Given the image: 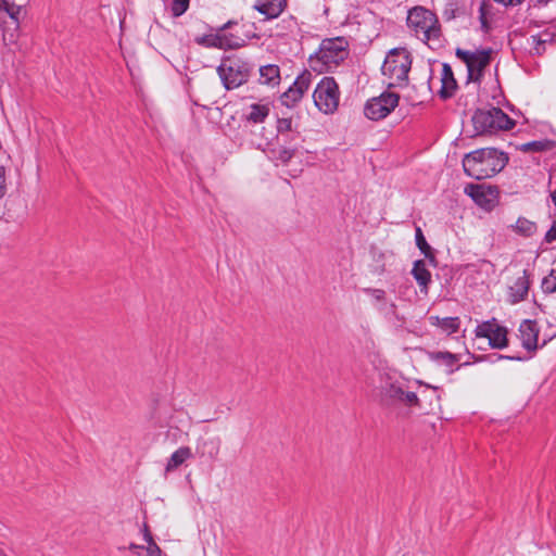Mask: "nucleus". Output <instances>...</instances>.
Returning a JSON list of instances; mask_svg holds the SVG:
<instances>
[{
  "label": "nucleus",
  "instance_id": "nucleus-6",
  "mask_svg": "<svg viewBox=\"0 0 556 556\" xmlns=\"http://www.w3.org/2000/svg\"><path fill=\"white\" fill-rule=\"evenodd\" d=\"M251 65L241 60H233L227 65L222 63L217 66V74L227 90L240 87L249 80Z\"/></svg>",
  "mask_w": 556,
  "mask_h": 556
},
{
  "label": "nucleus",
  "instance_id": "nucleus-15",
  "mask_svg": "<svg viewBox=\"0 0 556 556\" xmlns=\"http://www.w3.org/2000/svg\"><path fill=\"white\" fill-rule=\"evenodd\" d=\"M441 83V89L439 90L440 98L442 100L451 99L457 88V81L454 77L452 66L448 63L442 64Z\"/></svg>",
  "mask_w": 556,
  "mask_h": 556
},
{
  "label": "nucleus",
  "instance_id": "nucleus-32",
  "mask_svg": "<svg viewBox=\"0 0 556 556\" xmlns=\"http://www.w3.org/2000/svg\"><path fill=\"white\" fill-rule=\"evenodd\" d=\"M531 356H520V355H503L500 353H491L488 355H484L482 357H479L478 361H488L492 364H495L502 359H508V361H517V362H526L530 359Z\"/></svg>",
  "mask_w": 556,
  "mask_h": 556
},
{
  "label": "nucleus",
  "instance_id": "nucleus-20",
  "mask_svg": "<svg viewBox=\"0 0 556 556\" xmlns=\"http://www.w3.org/2000/svg\"><path fill=\"white\" fill-rule=\"evenodd\" d=\"M210 34L197 36L194 42L204 48H214L220 50V36L218 34V27H212L206 25Z\"/></svg>",
  "mask_w": 556,
  "mask_h": 556
},
{
  "label": "nucleus",
  "instance_id": "nucleus-22",
  "mask_svg": "<svg viewBox=\"0 0 556 556\" xmlns=\"http://www.w3.org/2000/svg\"><path fill=\"white\" fill-rule=\"evenodd\" d=\"M260 81L268 86H276L280 81V68L278 65L268 64L260 67Z\"/></svg>",
  "mask_w": 556,
  "mask_h": 556
},
{
  "label": "nucleus",
  "instance_id": "nucleus-11",
  "mask_svg": "<svg viewBox=\"0 0 556 556\" xmlns=\"http://www.w3.org/2000/svg\"><path fill=\"white\" fill-rule=\"evenodd\" d=\"M220 36V50H237L247 45V36L240 35L238 21L229 20L222 26H218Z\"/></svg>",
  "mask_w": 556,
  "mask_h": 556
},
{
  "label": "nucleus",
  "instance_id": "nucleus-8",
  "mask_svg": "<svg viewBox=\"0 0 556 556\" xmlns=\"http://www.w3.org/2000/svg\"><path fill=\"white\" fill-rule=\"evenodd\" d=\"M400 96L384 91L378 97L369 99L364 106V114L371 121H380L387 117L397 105Z\"/></svg>",
  "mask_w": 556,
  "mask_h": 556
},
{
  "label": "nucleus",
  "instance_id": "nucleus-39",
  "mask_svg": "<svg viewBox=\"0 0 556 556\" xmlns=\"http://www.w3.org/2000/svg\"><path fill=\"white\" fill-rule=\"evenodd\" d=\"M455 54L459 60H462L466 64L467 67H470V62L475 60V58L477 56V50L472 52L457 48Z\"/></svg>",
  "mask_w": 556,
  "mask_h": 556
},
{
  "label": "nucleus",
  "instance_id": "nucleus-30",
  "mask_svg": "<svg viewBox=\"0 0 556 556\" xmlns=\"http://www.w3.org/2000/svg\"><path fill=\"white\" fill-rule=\"evenodd\" d=\"M312 78H313V76H312L311 72L305 70L295 78V80L293 81V84L291 86H293V88L296 91H301V96H304V93L309 88Z\"/></svg>",
  "mask_w": 556,
  "mask_h": 556
},
{
  "label": "nucleus",
  "instance_id": "nucleus-13",
  "mask_svg": "<svg viewBox=\"0 0 556 556\" xmlns=\"http://www.w3.org/2000/svg\"><path fill=\"white\" fill-rule=\"evenodd\" d=\"M539 327L535 320L525 319L519 326L521 345L530 353L538 350Z\"/></svg>",
  "mask_w": 556,
  "mask_h": 556
},
{
  "label": "nucleus",
  "instance_id": "nucleus-47",
  "mask_svg": "<svg viewBox=\"0 0 556 556\" xmlns=\"http://www.w3.org/2000/svg\"><path fill=\"white\" fill-rule=\"evenodd\" d=\"M143 536H144V541L147 542V544L154 542L147 525H144Z\"/></svg>",
  "mask_w": 556,
  "mask_h": 556
},
{
  "label": "nucleus",
  "instance_id": "nucleus-29",
  "mask_svg": "<svg viewBox=\"0 0 556 556\" xmlns=\"http://www.w3.org/2000/svg\"><path fill=\"white\" fill-rule=\"evenodd\" d=\"M552 147L553 141L548 139H543L522 143L518 147V149L522 152H542L552 149Z\"/></svg>",
  "mask_w": 556,
  "mask_h": 556
},
{
  "label": "nucleus",
  "instance_id": "nucleus-24",
  "mask_svg": "<svg viewBox=\"0 0 556 556\" xmlns=\"http://www.w3.org/2000/svg\"><path fill=\"white\" fill-rule=\"evenodd\" d=\"M507 333V328L496 323L495 329L488 338L490 346L498 350L506 348L508 345Z\"/></svg>",
  "mask_w": 556,
  "mask_h": 556
},
{
  "label": "nucleus",
  "instance_id": "nucleus-37",
  "mask_svg": "<svg viewBox=\"0 0 556 556\" xmlns=\"http://www.w3.org/2000/svg\"><path fill=\"white\" fill-rule=\"evenodd\" d=\"M190 0H173L170 12L173 17H179L189 9Z\"/></svg>",
  "mask_w": 556,
  "mask_h": 556
},
{
  "label": "nucleus",
  "instance_id": "nucleus-18",
  "mask_svg": "<svg viewBox=\"0 0 556 556\" xmlns=\"http://www.w3.org/2000/svg\"><path fill=\"white\" fill-rule=\"evenodd\" d=\"M429 357L433 362H437L439 364L446 366L448 368V372H453L454 371L453 367L459 361L460 356L457 354H453L451 352H431V353H429ZM467 365H469V363L465 362V363L458 365L455 368V370L459 369L460 367L467 366Z\"/></svg>",
  "mask_w": 556,
  "mask_h": 556
},
{
  "label": "nucleus",
  "instance_id": "nucleus-42",
  "mask_svg": "<svg viewBox=\"0 0 556 556\" xmlns=\"http://www.w3.org/2000/svg\"><path fill=\"white\" fill-rule=\"evenodd\" d=\"M530 40L535 54L540 55L545 51V45L541 41V36L532 35Z\"/></svg>",
  "mask_w": 556,
  "mask_h": 556
},
{
  "label": "nucleus",
  "instance_id": "nucleus-44",
  "mask_svg": "<svg viewBox=\"0 0 556 556\" xmlns=\"http://www.w3.org/2000/svg\"><path fill=\"white\" fill-rule=\"evenodd\" d=\"M544 241L546 243H552L553 241H556V222L553 223L552 227L545 233Z\"/></svg>",
  "mask_w": 556,
  "mask_h": 556
},
{
  "label": "nucleus",
  "instance_id": "nucleus-3",
  "mask_svg": "<svg viewBox=\"0 0 556 556\" xmlns=\"http://www.w3.org/2000/svg\"><path fill=\"white\" fill-rule=\"evenodd\" d=\"M348 48L349 42L344 37L324 39L318 51L309 56L313 70L323 73L336 68L348 58Z\"/></svg>",
  "mask_w": 556,
  "mask_h": 556
},
{
  "label": "nucleus",
  "instance_id": "nucleus-9",
  "mask_svg": "<svg viewBox=\"0 0 556 556\" xmlns=\"http://www.w3.org/2000/svg\"><path fill=\"white\" fill-rule=\"evenodd\" d=\"M379 403L387 408L414 406L418 404V397L415 392L405 391L397 384H383L379 391Z\"/></svg>",
  "mask_w": 556,
  "mask_h": 556
},
{
  "label": "nucleus",
  "instance_id": "nucleus-1",
  "mask_svg": "<svg viewBox=\"0 0 556 556\" xmlns=\"http://www.w3.org/2000/svg\"><path fill=\"white\" fill-rule=\"evenodd\" d=\"M508 161V154L496 148H481L465 154L463 168L467 176L482 180L502 172Z\"/></svg>",
  "mask_w": 556,
  "mask_h": 556
},
{
  "label": "nucleus",
  "instance_id": "nucleus-43",
  "mask_svg": "<svg viewBox=\"0 0 556 556\" xmlns=\"http://www.w3.org/2000/svg\"><path fill=\"white\" fill-rule=\"evenodd\" d=\"M7 192L5 186V168L0 165V199L4 197Z\"/></svg>",
  "mask_w": 556,
  "mask_h": 556
},
{
  "label": "nucleus",
  "instance_id": "nucleus-46",
  "mask_svg": "<svg viewBox=\"0 0 556 556\" xmlns=\"http://www.w3.org/2000/svg\"><path fill=\"white\" fill-rule=\"evenodd\" d=\"M496 3H500V4H503L505 7H514V5H517V4H520L522 2V0H494Z\"/></svg>",
  "mask_w": 556,
  "mask_h": 556
},
{
  "label": "nucleus",
  "instance_id": "nucleus-19",
  "mask_svg": "<svg viewBox=\"0 0 556 556\" xmlns=\"http://www.w3.org/2000/svg\"><path fill=\"white\" fill-rule=\"evenodd\" d=\"M412 275L417 283L421 287V291H427L428 285L431 282V274L427 269L426 263L422 260H417L414 262Z\"/></svg>",
  "mask_w": 556,
  "mask_h": 556
},
{
  "label": "nucleus",
  "instance_id": "nucleus-16",
  "mask_svg": "<svg viewBox=\"0 0 556 556\" xmlns=\"http://www.w3.org/2000/svg\"><path fill=\"white\" fill-rule=\"evenodd\" d=\"M529 287V274L527 270H523L522 276L518 277L509 288L510 302L515 304L523 301L528 295Z\"/></svg>",
  "mask_w": 556,
  "mask_h": 556
},
{
  "label": "nucleus",
  "instance_id": "nucleus-25",
  "mask_svg": "<svg viewBox=\"0 0 556 556\" xmlns=\"http://www.w3.org/2000/svg\"><path fill=\"white\" fill-rule=\"evenodd\" d=\"M269 114V108L266 104L253 103L249 106V112L245 114L248 122L258 124L263 123Z\"/></svg>",
  "mask_w": 556,
  "mask_h": 556
},
{
  "label": "nucleus",
  "instance_id": "nucleus-21",
  "mask_svg": "<svg viewBox=\"0 0 556 556\" xmlns=\"http://www.w3.org/2000/svg\"><path fill=\"white\" fill-rule=\"evenodd\" d=\"M516 235H519L525 238L532 237L538 231V226L534 222L520 216L515 224L508 227Z\"/></svg>",
  "mask_w": 556,
  "mask_h": 556
},
{
  "label": "nucleus",
  "instance_id": "nucleus-38",
  "mask_svg": "<svg viewBox=\"0 0 556 556\" xmlns=\"http://www.w3.org/2000/svg\"><path fill=\"white\" fill-rule=\"evenodd\" d=\"M295 151V143L291 146H280L277 152V159L282 163H287L293 157Z\"/></svg>",
  "mask_w": 556,
  "mask_h": 556
},
{
  "label": "nucleus",
  "instance_id": "nucleus-5",
  "mask_svg": "<svg viewBox=\"0 0 556 556\" xmlns=\"http://www.w3.org/2000/svg\"><path fill=\"white\" fill-rule=\"evenodd\" d=\"M407 26L425 42L439 39L441 35L437 15L424 7H415L408 11Z\"/></svg>",
  "mask_w": 556,
  "mask_h": 556
},
{
  "label": "nucleus",
  "instance_id": "nucleus-34",
  "mask_svg": "<svg viewBox=\"0 0 556 556\" xmlns=\"http://www.w3.org/2000/svg\"><path fill=\"white\" fill-rule=\"evenodd\" d=\"M303 96H301V91H296L293 86H290L286 92L281 96V103L287 108H292L295 105Z\"/></svg>",
  "mask_w": 556,
  "mask_h": 556
},
{
  "label": "nucleus",
  "instance_id": "nucleus-4",
  "mask_svg": "<svg viewBox=\"0 0 556 556\" xmlns=\"http://www.w3.org/2000/svg\"><path fill=\"white\" fill-rule=\"evenodd\" d=\"M412 62V55L406 49L390 50L381 66L382 74L392 80L389 86L401 88L407 86Z\"/></svg>",
  "mask_w": 556,
  "mask_h": 556
},
{
  "label": "nucleus",
  "instance_id": "nucleus-33",
  "mask_svg": "<svg viewBox=\"0 0 556 556\" xmlns=\"http://www.w3.org/2000/svg\"><path fill=\"white\" fill-rule=\"evenodd\" d=\"M541 288L542 291L547 294L556 292V260L553 263V268L549 274L543 278Z\"/></svg>",
  "mask_w": 556,
  "mask_h": 556
},
{
  "label": "nucleus",
  "instance_id": "nucleus-41",
  "mask_svg": "<svg viewBox=\"0 0 556 556\" xmlns=\"http://www.w3.org/2000/svg\"><path fill=\"white\" fill-rule=\"evenodd\" d=\"M363 292L370 295L377 302H381L386 299V291L382 289L364 288Z\"/></svg>",
  "mask_w": 556,
  "mask_h": 556
},
{
  "label": "nucleus",
  "instance_id": "nucleus-14",
  "mask_svg": "<svg viewBox=\"0 0 556 556\" xmlns=\"http://www.w3.org/2000/svg\"><path fill=\"white\" fill-rule=\"evenodd\" d=\"M287 0H255L253 8L267 20L277 18L286 9Z\"/></svg>",
  "mask_w": 556,
  "mask_h": 556
},
{
  "label": "nucleus",
  "instance_id": "nucleus-40",
  "mask_svg": "<svg viewBox=\"0 0 556 556\" xmlns=\"http://www.w3.org/2000/svg\"><path fill=\"white\" fill-rule=\"evenodd\" d=\"M301 141H302V139H301L300 131L294 129V130H292V135L288 136L287 141H278V143L280 146H291L292 143H295V150H298V148L301 144Z\"/></svg>",
  "mask_w": 556,
  "mask_h": 556
},
{
  "label": "nucleus",
  "instance_id": "nucleus-45",
  "mask_svg": "<svg viewBox=\"0 0 556 556\" xmlns=\"http://www.w3.org/2000/svg\"><path fill=\"white\" fill-rule=\"evenodd\" d=\"M240 35L247 36V42L251 39H258L260 36L256 33L251 31L250 29H247L244 25L240 26Z\"/></svg>",
  "mask_w": 556,
  "mask_h": 556
},
{
  "label": "nucleus",
  "instance_id": "nucleus-28",
  "mask_svg": "<svg viewBox=\"0 0 556 556\" xmlns=\"http://www.w3.org/2000/svg\"><path fill=\"white\" fill-rule=\"evenodd\" d=\"M293 121L291 117H281L277 119V141H287L288 136L292 135Z\"/></svg>",
  "mask_w": 556,
  "mask_h": 556
},
{
  "label": "nucleus",
  "instance_id": "nucleus-31",
  "mask_svg": "<svg viewBox=\"0 0 556 556\" xmlns=\"http://www.w3.org/2000/svg\"><path fill=\"white\" fill-rule=\"evenodd\" d=\"M435 319L438 321L437 325L448 334L457 332L459 329L460 323L458 317H435Z\"/></svg>",
  "mask_w": 556,
  "mask_h": 556
},
{
  "label": "nucleus",
  "instance_id": "nucleus-12",
  "mask_svg": "<svg viewBox=\"0 0 556 556\" xmlns=\"http://www.w3.org/2000/svg\"><path fill=\"white\" fill-rule=\"evenodd\" d=\"M491 49L477 50V56L470 62V67H467V84L470 81L481 83L485 67L491 62Z\"/></svg>",
  "mask_w": 556,
  "mask_h": 556
},
{
  "label": "nucleus",
  "instance_id": "nucleus-10",
  "mask_svg": "<svg viewBox=\"0 0 556 556\" xmlns=\"http://www.w3.org/2000/svg\"><path fill=\"white\" fill-rule=\"evenodd\" d=\"M22 14H26V10L23 5L15 4L14 2H10L8 0H0V22L4 16H8L11 20V24L13 25V27L9 26L7 29H4V40H9V42H15L20 29Z\"/></svg>",
  "mask_w": 556,
  "mask_h": 556
},
{
  "label": "nucleus",
  "instance_id": "nucleus-17",
  "mask_svg": "<svg viewBox=\"0 0 556 556\" xmlns=\"http://www.w3.org/2000/svg\"><path fill=\"white\" fill-rule=\"evenodd\" d=\"M464 192L480 206H486L490 202L491 190L483 185L468 184Z\"/></svg>",
  "mask_w": 556,
  "mask_h": 556
},
{
  "label": "nucleus",
  "instance_id": "nucleus-36",
  "mask_svg": "<svg viewBox=\"0 0 556 556\" xmlns=\"http://www.w3.org/2000/svg\"><path fill=\"white\" fill-rule=\"evenodd\" d=\"M130 549H139V552H137L138 556H160L161 554V548L155 542L149 543L147 547L131 544Z\"/></svg>",
  "mask_w": 556,
  "mask_h": 556
},
{
  "label": "nucleus",
  "instance_id": "nucleus-27",
  "mask_svg": "<svg viewBox=\"0 0 556 556\" xmlns=\"http://www.w3.org/2000/svg\"><path fill=\"white\" fill-rule=\"evenodd\" d=\"M415 241H416L417 248L425 255V257L428 258L431 263H434L435 256L432 252V248L427 242L420 227H416V229H415Z\"/></svg>",
  "mask_w": 556,
  "mask_h": 556
},
{
  "label": "nucleus",
  "instance_id": "nucleus-2",
  "mask_svg": "<svg viewBox=\"0 0 556 556\" xmlns=\"http://www.w3.org/2000/svg\"><path fill=\"white\" fill-rule=\"evenodd\" d=\"M516 122L500 108L489 106L477 109L471 116L469 137H491L503 130H510Z\"/></svg>",
  "mask_w": 556,
  "mask_h": 556
},
{
  "label": "nucleus",
  "instance_id": "nucleus-49",
  "mask_svg": "<svg viewBox=\"0 0 556 556\" xmlns=\"http://www.w3.org/2000/svg\"><path fill=\"white\" fill-rule=\"evenodd\" d=\"M389 309H390V312L394 313V311H395V304H394V303H390V305H389Z\"/></svg>",
  "mask_w": 556,
  "mask_h": 556
},
{
  "label": "nucleus",
  "instance_id": "nucleus-26",
  "mask_svg": "<svg viewBox=\"0 0 556 556\" xmlns=\"http://www.w3.org/2000/svg\"><path fill=\"white\" fill-rule=\"evenodd\" d=\"M219 446H220L219 438H211V439L202 441L198 445V452L202 456H207L208 458L214 459L219 452Z\"/></svg>",
  "mask_w": 556,
  "mask_h": 556
},
{
  "label": "nucleus",
  "instance_id": "nucleus-23",
  "mask_svg": "<svg viewBox=\"0 0 556 556\" xmlns=\"http://www.w3.org/2000/svg\"><path fill=\"white\" fill-rule=\"evenodd\" d=\"M191 457V450L188 446H181L178 450H176L172 456L169 457L165 471L169 472L178 468L180 465L185 463L188 458Z\"/></svg>",
  "mask_w": 556,
  "mask_h": 556
},
{
  "label": "nucleus",
  "instance_id": "nucleus-48",
  "mask_svg": "<svg viewBox=\"0 0 556 556\" xmlns=\"http://www.w3.org/2000/svg\"><path fill=\"white\" fill-rule=\"evenodd\" d=\"M540 36H541V41L544 45H546L547 42H552V40H553V35H551L549 33H543Z\"/></svg>",
  "mask_w": 556,
  "mask_h": 556
},
{
  "label": "nucleus",
  "instance_id": "nucleus-50",
  "mask_svg": "<svg viewBox=\"0 0 556 556\" xmlns=\"http://www.w3.org/2000/svg\"><path fill=\"white\" fill-rule=\"evenodd\" d=\"M426 387H429V388H433V389H437V387H434L433 384H430V383H427L425 384Z\"/></svg>",
  "mask_w": 556,
  "mask_h": 556
},
{
  "label": "nucleus",
  "instance_id": "nucleus-35",
  "mask_svg": "<svg viewBox=\"0 0 556 556\" xmlns=\"http://www.w3.org/2000/svg\"><path fill=\"white\" fill-rule=\"evenodd\" d=\"M496 323L497 320L495 318H492L490 320L479 324L475 330L476 337L488 339L495 329Z\"/></svg>",
  "mask_w": 556,
  "mask_h": 556
},
{
  "label": "nucleus",
  "instance_id": "nucleus-7",
  "mask_svg": "<svg viewBox=\"0 0 556 556\" xmlns=\"http://www.w3.org/2000/svg\"><path fill=\"white\" fill-rule=\"evenodd\" d=\"M315 105L324 113H332L339 104V87L333 77H324L313 93Z\"/></svg>",
  "mask_w": 556,
  "mask_h": 556
}]
</instances>
